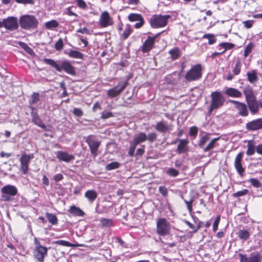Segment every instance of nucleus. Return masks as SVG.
I'll list each match as a JSON object with an SVG mask.
<instances>
[{"mask_svg":"<svg viewBox=\"0 0 262 262\" xmlns=\"http://www.w3.org/2000/svg\"><path fill=\"white\" fill-rule=\"evenodd\" d=\"M43 62L54 68L57 71L61 72L64 71L66 73L72 76L76 75L75 69L68 60L56 61L50 58L43 59Z\"/></svg>","mask_w":262,"mask_h":262,"instance_id":"f257e3e1","label":"nucleus"},{"mask_svg":"<svg viewBox=\"0 0 262 262\" xmlns=\"http://www.w3.org/2000/svg\"><path fill=\"white\" fill-rule=\"evenodd\" d=\"M20 27L25 30H31L36 29L38 24V21L34 15H24L21 16L19 20Z\"/></svg>","mask_w":262,"mask_h":262,"instance_id":"f03ea898","label":"nucleus"},{"mask_svg":"<svg viewBox=\"0 0 262 262\" xmlns=\"http://www.w3.org/2000/svg\"><path fill=\"white\" fill-rule=\"evenodd\" d=\"M211 104L208 109L209 114L214 110L218 109L224 105L225 99L221 92L214 91L211 93Z\"/></svg>","mask_w":262,"mask_h":262,"instance_id":"7ed1b4c3","label":"nucleus"},{"mask_svg":"<svg viewBox=\"0 0 262 262\" xmlns=\"http://www.w3.org/2000/svg\"><path fill=\"white\" fill-rule=\"evenodd\" d=\"M17 192V188L15 186L6 185L1 188V200L4 202H12Z\"/></svg>","mask_w":262,"mask_h":262,"instance_id":"20e7f679","label":"nucleus"},{"mask_svg":"<svg viewBox=\"0 0 262 262\" xmlns=\"http://www.w3.org/2000/svg\"><path fill=\"white\" fill-rule=\"evenodd\" d=\"M202 76V68L200 64L193 67L186 73L185 78L188 81H193L199 80Z\"/></svg>","mask_w":262,"mask_h":262,"instance_id":"39448f33","label":"nucleus"},{"mask_svg":"<svg viewBox=\"0 0 262 262\" xmlns=\"http://www.w3.org/2000/svg\"><path fill=\"white\" fill-rule=\"evenodd\" d=\"M169 15H154L150 19V25L152 28H159L166 26Z\"/></svg>","mask_w":262,"mask_h":262,"instance_id":"423d86ee","label":"nucleus"},{"mask_svg":"<svg viewBox=\"0 0 262 262\" xmlns=\"http://www.w3.org/2000/svg\"><path fill=\"white\" fill-rule=\"evenodd\" d=\"M170 223L165 219L160 218L157 221L156 232L160 236H166L169 234Z\"/></svg>","mask_w":262,"mask_h":262,"instance_id":"0eeeda50","label":"nucleus"},{"mask_svg":"<svg viewBox=\"0 0 262 262\" xmlns=\"http://www.w3.org/2000/svg\"><path fill=\"white\" fill-rule=\"evenodd\" d=\"M34 244L35 245L34 256L39 262H43L45 257L47 255L48 248L42 246L36 237L34 239Z\"/></svg>","mask_w":262,"mask_h":262,"instance_id":"6e6552de","label":"nucleus"},{"mask_svg":"<svg viewBox=\"0 0 262 262\" xmlns=\"http://www.w3.org/2000/svg\"><path fill=\"white\" fill-rule=\"evenodd\" d=\"M240 262H261L262 255L260 252L255 251L250 253L249 255L242 253L238 254Z\"/></svg>","mask_w":262,"mask_h":262,"instance_id":"1a4fd4ad","label":"nucleus"},{"mask_svg":"<svg viewBox=\"0 0 262 262\" xmlns=\"http://www.w3.org/2000/svg\"><path fill=\"white\" fill-rule=\"evenodd\" d=\"M86 142L88 144L91 154L94 157L98 155V150L100 145V141L94 135H90L86 138Z\"/></svg>","mask_w":262,"mask_h":262,"instance_id":"9d476101","label":"nucleus"},{"mask_svg":"<svg viewBox=\"0 0 262 262\" xmlns=\"http://www.w3.org/2000/svg\"><path fill=\"white\" fill-rule=\"evenodd\" d=\"M18 24L17 18L14 16H9L3 19L2 28L9 31H14L18 29Z\"/></svg>","mask_w":262,"mask_h":262,"instance_id":"9b49d317","label":"nucleus"},{"mask_svg":"<svg viewBox=\"0 0 262 262\" xmlns=\"http://www.w3.org/2000/svg\"><path fill=\"white\" fill-rule=\"evenodd\" d=\"M128 85V79L119 82L116 86L107 91L108 96L112 98L118 96Z\"/></svg>","mask_w":262,"mask_h":262,"instance_id":"f8f14e48","label":"nucleus"},{"mask_svg":"<svg viewBox=\"0 0 262 262\" xmlns=\"http://www.w3.org/2000/svg\"><path fill=\"white\" fill-rule=\"evenodd\" d=\"M33 154H23L19 159L20 162L19 170L23 174H26L29 169L31 160L33 158Z\"/></svg>","mask_w":262,"mask_h":262,"instance_id":"ddd939ff","label":"nucleus"},{"mask_svg":"<svg viewBox=\"0 0 262 262\" xmlns=\"http://www.w3.org/2000/svg\"><path fill=\"white\" fill-rule=\"evenodd\" d=\"M163 32L156 34L154 36H148L145 40L142 47V51L143 53H147L151 50L154 44L156 39H157Z\"/></svg>","mask_w":262,"mask_h":262,"instance_id":"4468645a","label":"nucleus"},{"mask_svg":"<svg viewBox=\"0 0 262 262\" xmlns=\"http://www.w3.org/2000/svg\"><path fill=\"white\" fill-rule=\"evenodd\" d=\"M99 24L102 28H106L114 24L113 19L107 11H104L101 13Z\"/></svg>","mask_w":262,"mask_h":262,"instance_id":"2eb2a0df","label":"nucleus"},{"mask_svg":"<svg viewBox=\"0 0 262 262\" xmlns=\"http://www.w3.org/2000/svg\"><path fill=\"white\" fill-rule=\"evenodd\" d=\"M155 129L162 133L169 132L172 129L173 125L171 123H167L163 120L157 122L155 127Z\"/></svg>","mask_w":262,"mask_h":262,"instance_id":"dca6fc26","label":"nucleus"},{"mask_svg":"<svg viewBox=\"0 0 262 262\" xmlns=\"http://www.w3.org/2000/svg\"><path fill=\"white\" fill-rule=\"evenodd\" d=\"M246 128L249 131H255L262 129V118L254 119L247 123Z\"/></svg>","mask_w":262,"mask_h":262,"instance_id":"f3484780","label":"nucleus"},{"mask_svg":"<svg viewBox=\"0 0 262 262\" xmlns=\"http://www.w3.org/2000/svg\"><path fill=\"white\" fill-rule=\"evenodd\" d=\"M243 156L242 152L238 153L235 157L234 164L235 169L241 176H243L245 171V169L243 167L241 163Z\"/></svg>","mask_w":262,"mask_h":262,"instance_id":"a211bd4d","label":"nucleus"},{"mask_svg":"<svg viewBox=\"0 0 262 262\" xmlns=\"http://www.w3.org/2000/svg\"><path fill=\"white\" fill-rule=\"evenodd\" d=\"M230 102L236 105V108L238 111V114L243 117H246L248 115V111L246 105L236 100H231Z\"/></svg>","mask_w":262,"mask_h":262,"instance_id":"6ab92c4d","label":"nucleus"},{"mask_svg":"<svg viewBox=\"0 0 262 262\" xmlns=\"http://www.w3.org/2000/svg\"><path fill=\"white\" fill-rule=\"evenodd\" d=\"M246 102L256 99L253 90L249 84L244 86L243 90Z\"/></svg>","mask_w":262,"mask_h":262,"instance_id":"aec40b11","label":"nucleus"},{"mask_svg":"<svg viewBox=\"0 0 262 262\" xmlns=\"http://www.w3.org/2000/svg\"><path fill=\"white\" fill-rule=\"evenodd\" d=\"M30 115L32 118V122H33L38 126L43 129L45 131L48 130L47 126L45 125V124L43 122L42 120L40 118L39 116H38V112L35 113L31 112Z\"/></svg>","mask_w":262,"mask_h":262,"instance_id":"412c9836","label":"nucleus"},{"mask_svg":"<svg viewBox=\"0 0 262 262\" xmlns=\"http://www.w3.org/2000/svg\"><path fill=\"white\" fill-rule=\"evenodd\" d=\"M177 141H179V143L178 145L177 151L179 154L185 153L188 151L187 144L189 142L187 139H177Z\"/></svg>","mask_w":262,"mask_h":262,"instance_id":"4be33fe9","label":"nucleus"},{"mask_svg":"<svg viewBox=\"0 0 262 262\" xmlns=\"http://www.w3.org/2000/svg\"><path fill=\"white\" fill-rule=\"evenodd\" d=\"M56 157L60 161L66 162H69L75 158L73 155L62 151H57L56 152Z\"/></svg>","mask_w":262,"mask_h":262,"instance_id":"5701e85b","label":"nucleus"},{"mask_svg":"<svg viewBox=\"0 0 262 262\" xmlns=\"http://www.w3.org/2000/svg\"><path fill=\"white\" fill-rule=\"evenodd\" d=\"M249 109L253 115L258 113L259 111V103L256 99L247 102Z\"/></svg>","mask_w":262,"mask_h":262,"instance_id":"b1692460","label":"nucleus"},{"mask_svg":"<svg viewBox=\"0 0 262 262\" xmlns=\"http://www.w3.org/2000/svg\"><path fill=\"white\" fill-rule=\"evenodd\" d=\"M225 94L228 96L234 98H240L242 96V93L240 91L232 88H227Z\"/></svg>","mask_w":262,"mask_h":262,"instance_id":"393cba45","label":"nucleus"},{"mask_svg":"<svg viewBox=\"0 0 262 262\" xmlns=\"http://www.w3.org/2000/svg\"><path fill=\"white\" fill-rule=\"evenodd\" d=\"M146 140H147V135L143 132H140L139 133L135 135L134 138V140L132 142L136 145H138L141 143L145 142Z\"/></svg>","mask_w":262,"mask_h":262,"instance_id":"a878e982","label":"nucleus"},{"mask_svg":"<svg viewBox=\"0 0 262 262\" xmlns=\"http://www.w3.org/2000/svg\"><path fill=\"white\" fill-rule=\"evenodd\" d=\"M237 235L241 240L245 241L249 238L250 233L248 230L243 228L238 231Z\"/></svg>","mask_w":262,"mask_h":262,"instance_id":"bb28decb","label":"nucleus"},{"mask_svg":"<svg viewBox=\"0 0 262 262\" xmlns=\"http://www.w3.org/2000/svg\"><path fill=\"white\" fill-rule=\"evenodd\" d=\"M68 212L74 216H83L85 213L80 208L76 206H72L68 210Z\"/></svg>","mask_w":262,"mask_h":262,"instance_id":"cd10ccee","label":"nucleus"},{"mask_svg":"<svg viewBox=\"0 0 262 262\" xmlns=\"http://www.w3.org/2000/svg\"><path fill=\"white\" fill-rule=\"evenodd\" d=\"M98 195L97 192L94 190H88L84 194V196L88 200L89 202L93 203Z\"/></svg>","mask_w":262,"mask_h":262,"instance_id":"c85d7f7f","label":"nucleus"},{"mask_svg":"<svg viewBox=\"0 0 262 262\" xmlns=\"http://www.w3.org/2000/svg\"><path fill=\"white\" fill-rule=\"evenodd\" d=\"M65 53L71 58L80 59H83L84 58V55L76 50H70L68 52H65Z\"/></svg>","mask_w":262,"mask_h":262,"instance_id":"c756f323","label":"nucleus"},{"mask_svg":"<svg viewBox=\"0 0 262 262\" xmlns=\"http://www.w3.org/2000/svg\"><path fill=\"white\" fill-rule=\"evenodd\" d=\"M247 79L249 82L251 83H254L258 80L257 76V72L256 70H252L247 73Z\"/></svg>","mask_w":262,"mask_h":262,"instance_id":"7c9ffc66","label":"nucleus"},{"mask_svg":"<svg viewBox=\"0 0 262 262\" xmlns=\"http://www.w3.org/2000/svg\"><path fill=\"white\" fill-rule=\"evenodd\" d=\"M171 59L174 60L177 59L181 55V52L179 48H174L169 51Z\"/></svg>","mask_w":262,"mask_h":262,"instance_id":"2f4dec72","label":"nucleus"},{"mask_svg":"<svg viewBox=\"0 0 262 262\" xmlns=\"http://www.w3.org/2000/svg\"><path fill=\"white\" fill-rule=\"evenodd\" d=\"M255 151V146L253 144V141L252 140H249L247 144V150L246 151V154L248 156H252L254 155Z\"/></svg>","mask_w":262,"mask_h":262,"instance_id":"473e14b6","label":"nucleus"},{"mask_svg":"<svg viewBox=\"0 0 262 262\" xmlns=\"http://www.w3.org/2000/svg\"><path fill=\"white\" fill-rule=\"evenodd\" d=\"M46 217L48 221L53 225H56L58 224V219L57 216L52 213L47 212L46 213Z\"/></svg>","mask_w":262,"mask_h":262,"instance_id":"72a5a7b5","label":"nucleus"},{"mask_svg":"<svg viewBox=\"0 0 262 262\" xmlns=\"http://www.w3.org/2000/svg\"><path fill=\"white\" fill-rule=\"evenodd\" d=\"M220 139V138H215L211 140L209 144L203 148L204 152H207L212 149L215 146V143Z\"/></svg>","mask_w":262,"mask_h":262,"instance_id":"f704fd0d","label":"nucleus"},{"mask_svg":"<svg viewBox=\"0 0 262 262\" xmlns=\"http://www.w3.org/2000/svg\"><path fill=\"white\" fill-rule=\"evenodd\" d=\"M128 19L130 21H138V20H142L143 17L140 14L130 13L128 16Z\"/></svg>","mask_w":262,"mask_h":262,"instance_id":"c9c22d12","label":"nucleus"},{"mask_svg":"<svg viewBox=\"0 0 262 262\" xmlns=\"http://www.w3.org/2000/svg\"><path fill=\"white\" fill-rule=\"evenodd\" d=\"M100 223L103 227H111L113 226V221L111 219L102 218Z\"/></svg>","mask_w":262,"mask_h":262,"instance_id":"e433bc0d","label":"nucleus"},{"mask_svg":"<svg viewBox=\"0 0 262 262\" xmlns=\"http://www.w3.org/2000/svg\"><path fill=\"white\" fill-rule=\"evenodd\" d=\"M120 166V163L118 162H112L110 163L107 164L105 166V170L109 171L113 169L118 168Z\"/></svg>","mask_w":262,"mask_h":262,"instance_id":"4c0bfd02","label":"nucleus"},{"mask_svg":"<svg viewBox=\"0 0 262 262\" xmlns=\"http://www.w3.org/2000/svg\"><path fill=\"white\" fill-rule=\"evenodd\" d=\"M203 38H207L208 39V43L209 45H213L216 41V38H215V35L213 34H205L203 35Z\"/></svg>","mask_w":262,"mask_h":262,"instance_id":"58836bf2","label":"nucleus"},{"mask_svg":"<svg viewBox=\"0 0 262 262\" xmlns=\"http://www.w3.org/2000/svg\"><path fill=\"white\" fill-rule=\"evenodd\" d=\"M209 139V135L205 134V135L203 136L199 142V146L201 148H204V145Z\"/></svg>","mask_w":262,"mask_h":262,"instance_id":"ea45409f","label":"nucleus"},{"mask_svg":"<svg viewBox=\"0 0 262 262\" xmlns=\"http://www.w3.org/2000/svg\"><path fill=\"white\" fill-rule=\"evenodd\" d=\"M31 99L29 100L30 105L36 104L39 101V94L38 93L34 92L31 96Z\"/></svg>","mask_w":262,"mask_h":262,"instance_id":"a19ab883","label":"nucleus"},{"mask_svg":"<svg viewBox=\"0 0 262 262\" xmlns=\"http://www.w3.org/2000/svg\"><path fill=\"white\" fill-rule=\"evenodd\" d=\"M58 22L56 20H52L45 23V26L48 29L56 28L58 26Z\"/></svg>","mask_w":262,"mask_h":262,"instance_id":"79ce46f5","label":"nucleus"},{"mask_svg":"<svg viewBox=\"0 0 262 262\" xmlns=\"http://www.w3.org/2000/svg\"><path fill=\"white\" fill-rule=\"evenodd\" d=\"M234 46V44L229 42H222L220 43L219 45V47L224 48V50L223 51H224V53L226 52L227 50L231 49L233 48Z\"/></svg>","mask_w":262,"mask_h":262,"instance_id":"37998d69","label":"nucleus"},{"mask_svg":"<svg viewBox=\"0 0 262 262\" xmlns=\"http://www.w3.org/2000/svg\"><path fill=\"white\" fill-rule=\"evenodd\" d=\"M241 62L239 60L237 61L232 71V72L234 75H237L240 73L241 70Z\"/></svg>","mask_w":262,"mask_h":262,"instance_id":"c03bdc74","label":"nucleus"},{"mask_svg":"<svg viewBox=\"0 0 262 262\" xmlns=\"http://www.w3.org/2000/svg\"><path fill=\"white\" fill-rule=\"evenodd\" d=\"M248 182L251 184L254 187L258 188L262 186V184L255 178H251L248 180Z\"/></svg>","mask_w":262,"mask_h":262,"instance_id":"a18cd8bd","label":"nucleus"},{"mask_svg":"<svg viewBox=\"0 0 262 262\" xmlns=\"http://www.w3.org/2000/svg\"><path fill=\"white\" fill-rule=\"evenodd\" d=\"M254 45L252 42H250L248 44V45L245 47L244 50V56L246 57L248 56V54L251 52Z\"/></svg>","mask_w":262,"mask_h":262,"instance_id":"49530a36","label":"nucleus"},{"mask_svg":"<svg viewBox=\"0 0 262 262\" xmlns=\"http://www.w3.org/2000/svg\"><path fill=\"white\" fill-rule=\"evenodd\" d=\"M113 117H114V115L111 112L105 110L102 112L100 118L102 119H106Z\"/></svg>","mask_w":262,"mask_h":262,"instance_id":"de8ad7c7","label":"nucleus"},{"mask_svg":"<svg viewBox=\"0 0 262 262\" xmlns=\"http://www.w3.org/2000/svg\"><path fill=\"white\" fill-rule=\"evenodd\" d=\"M248 192H249V191L248 189H244L242 190H240V191H237L235 193H234L233 194V196L234 198L242 196L247 194L248 193Z\"/></svg>","mask_w":262,"mask_h":262,"instance_id":"09e8293b","label":"nucleus"},{"mask_svg":"<svg viewBox=\"0 0 262 262\" xmlns=\"http://www.w3.org/2000/svg\"><path fill=\"white\" fill-rule=\"evenodd\" d=\"M54 243L55 244L58 245L65 246V247H72L73 246V245L72 244H71L70 243H69L68 241H66L64 240L56 241H55L54 242Z\"/></svg>","mask_w":262,"mask_h":262,"instance_id":"8fccbe9b","label":"nucleus"},{"mask_svg":"<svg viewBox=\"0 0 262 262\" xmlns=\"http://www.w3.org/2000/svg\"><path fill=\"white\" fill-rule=\"evenodd\" d=\"M167 174L170 176L175 177L179 175V172L173 168H170L166 172Z\"/></svg>","mask_w":262,"mask_h":262,"instance_id":"3c124183","label":"nucleus"},{"mask_svg":"<svg viewBox=\"0 0 262 262\" xmlns=\"http://www.w3.org/2000/svg\"><path fill=\"white\" fill-rule=\"evenodd\" d=\"M137 145L134 144L133 142H130V145L129 147V150L128 154L130 157H133L135 154V150Z\"/></svg>","mask_w":262,"mask_h":262,"instance_id":"603ef678","label":"nucleus"},{"mask_svg":"<svg viewBox=\"0 0 262 262\" xmlns=\"http://www.w3.org/2000/svg\"><path fill=\"white\" fill-rule=\"evenodd\" d=\"M63 47V41L61 38H59L55 44V48L57 51H60Z\"/></svg>","mask_w":262,"mask_h":262,"instance_id":"864d4df0","label":"nucleus"},{"mask_svg":"<svg viewBox=\"0 0 262 262\" xmlns=\"http://www.w3.org/2000/svg\"><path fill=\"white\" fill-rule=\"evenodd\" d=\"M220 221V216H217L213 224V231L215 232L218 229V226Z\"/></svg>","mask_w":262,"mask_h":262,"instance_id":"5fc2aeb1","label":"nucleus"},{"mask_svg":"<svg viewBox=\"0 0 262 262\" xmlns=\"http://www.w3.org/2000/svg\"><path fill=\"white\" fill-rule=\"evenodd\" d=\"M157 137V135L155 133H152L149 134L148 136H147V140L150 142H153L155 141Z\"/></svg>","mask_w":262,"mask_h":262,"instance_id":"6e6d98bb","label":"nucleus"},{"mask_svg":"<svg viewBox=\"0 0 262 262\" xmlns=\"http://www.w3.org/2000/svg\"><path fill=\"white\" fill-rule=\"evenodd\" d=\"M159 191L160 193L164 196L165 197L168 194V191L165 186H160L159 187Z\"/></svg>","mask_w":262,"mask_h":262,"instance_id":"4d7b16f0","label":"nucleus"},{"mask_svg":"<svg viewBox=\"0 0 262 262\" xmlns=\"http://www.w3.org/2000/svg\"><path fill=\"white\" fill-rule=\"evenodd\" d=\"M131 32H132V30L130 28V27L128 26H127L125 28V30L124 31L123 33V38L124 39H126V38H127L129 37V36L130 35Z\"/></svg>","mask_w":262,"mask_h":262,"instance_id":"13d9d810","label":"nucleus"},{"mask_svg":"<svg viewBox=\"0 0 262 262\" xmlns=\"http://www.w3.org/2000/svg\"><path fill=\"white\" fill-rule=\"evenodd\" d=\"M77 6L83 9H85L87 7L86 3L83 0H76Z\"/></svg>","mask_w":262,"mask_h":262,"instance_id":"bf43d9fd","label":"nucleus"},{"mask_svg":"<svg viewBox=\"0 0 262 262\" xmlns=\"http://www.w3.org/2000/svg\"><path fill=\"white\" fill-rule=\"evenodd\" d=\"M73 114L77 117H81L83 115L81 109L79 108H74L73 111Z\"/></svg>","mask_w":262,"mask_h":262,"instance_id":"052dcab7","label":"nucleus"},{"mask_svg":"<svg viewBox=\"0 0 262 262\" xmlns=\"http://www.w3.org/2000/svg\"><path fill=\"white\" fill-rule=\"evenodd\" d=\"M254 20H248L243 21L244 26L247 29L251 28L253 25Z\"/></svg>","mask_w":262,"mask_h":262,"instance_id":"680f3d73","label":"nucleus"},{"mask_svg":"<svg viewBox=\"0 0 262 262\" xmlns=\"http://www.w3.org/2000/svg\"><path fill=\"white\" fill-rule=\"evenodd\" d=\"M16 2L19 4H30L33 5L34 4V2L33 0H15Z\"/></svg>","mask_w":262,"mask_h":262,"instance_id":"e2e57ef3","label":"nucleus"},{"mask_svg":"<svg viewBox=\"0 0 262 262\" xmlns=\"http://www.w3.org/2000/svg\"><path fill=\"white\" fill-rule=\"evenodd\" d=\"M198 128L196 126H193L190 128L189 134L190 136H195L198 134Z\"/></svg>","mask_w":262,"mask_h":262,"instance_id":"0e129e2a","label":"nucleus"},{"mask_svg":"<svg viewBox=\"0 0 262 262\" xmlns=\"http://www.w3.org/2000/svg\"><path fill=\"white\" fill-rule=\"evenodd\" d=\"M63 179V175L61 174V173H58V174H55L54 176V178H53V179L56 182H58L59 181H60L61 180H62V179Z\"/></svg>","mask_w":262,"mask_h":262,"instance_id":"69168bd1","label":"nucleus"},{"mask_svg":"<svg viewBox=\"0 0 262 262\" xmlns=\"http://www.w3.org/2000/svg\"><path fill=\"white\" fill-rule=\"evenodd\" d=\"M77 32L80 33L82 34H90V31L85 27H84L83 28H80L77 31Z\"/></svg>","mask_w":262,"mask_h":262,"instance_id":"338daca9","label":"nucleus"},{"mask_svg":"<svg viewBox=\"0 0 262 262\" xmlns=\"http://www.w3.org/2000/svg\"><path fill=\"white\" fill-rule=\"evenodd\" d=\"M144 146H143V148H138L136 153V156H142L144 153Z\"/></svg>","mask_w":262,"mask_h":262,"instance_id":"774afa93","label":"nucleus"}]
</instances>
